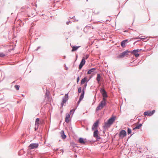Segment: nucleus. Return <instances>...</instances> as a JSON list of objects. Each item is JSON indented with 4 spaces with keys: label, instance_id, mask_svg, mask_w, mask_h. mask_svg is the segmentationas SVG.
I'll list each match as a JSON object with an SVG mask.
<instances>
[{
    "label": "nucleus",
    "instance_id": "obj_1",
    "mask_svg": "<svg viewBox=\"0 0 158 158\" xmlns=\"http://www.w3.org/2000/svg\"><path fill=\"white\" fill-rule=\"evenodd\" d=\"M115 116L112 117L108 120L107 122L105 123V125L103 126V127L104 128H107L109 127L115 121Z\"/></svg>",
    "mask_w": 158,
    "mask_h": 158
},
{
    "label": "nucleus",
    "instance_id": "obj_2",
    "mask_svg": "<svg viewBox=\"0 0 158 158\" xmlns=\"http://www.w3.org/2000/svg\"><path fill=\"white\" fill-rule=\"evenodd\" d=\"M101 93L102 94L103 96V100L106 101V98L107 97V95L106 92L104 89H100Z\"/></svg>",
    "mask_w": 158,
    "mask_h": 158
},
{
    "label": "nucleus",
    "instance_id": "obj_3",
    "mask_svg": "<svg viewBox=\"0 0 158 158\" xmlns=\"http://www.w3.org/2000/svg\"><path fill=\"white\" fill-rule=\"evenodd\" d=\"M96 80L97 81L99 85L100 86L101 85V82L103 81V78L101 76L100 74L98 73L97 74Z\"/></svg>",
    "mask_w": 158,
    "mask_h": 158
},
{
    "label": "nucleus",
    "instance_id": "obj_4",
    "mask_svg": "<svg viewBox=\"0 0 158 158\" xmlns=\"http://www.w3.org/2000/svg\"><path fill=\"white\" fill-rule=\"evenodd\" d=\"M129 53V52L128 50L125 51L124 52H123L121 54H120L118 56V57L119 58L123 57L125 56L128 55Z\"/></svg>",
    "mask_w": 158,
    "mask_h": 158
},
{
    "label": "nucleus",
    "instance_id": "obj_5",
    "mask_svg": "<svg viewBox=\"0 0 158 158\" xmlns=\"http://www.w3.org/2000/svg\"><path fill=\"white\" fill-rule=\"evenodd\" d=\"M155 112V110H153L152 111H147L145 112L143 114L144 115H148V116H151Z\"/></svg>",
    "mask_w": 158,
    "mask_h": 158
},
{
    "label": "nucleus",
    "instance_id": "obj_6",
    "mask_svg": "<svg viewBox=\"0 0 158 158\" xmlns=\"http://www.w3.org/2000/svg\"><path fill=\"white\" fill-rule=\"evenodd\" d=\"M126 132L124 130H122L119 134V137L122 138H123L126 136Z\"/></svg>",
    "mask_w": 158,
    "mask_h": 158
},
{
    "label": "nucleus",
    "instance_id": "obj_7",
    "mask_svg": "<svg viewBox=\"0 0 158 158\" xmlns=\"http://www.w3.org/2000/svg\"><path fill=\"white\" fill-rule=\"evenodd\" d=\"M99 123V121L98 120L95 123H94L92 127V130H96L97 129V127H98Z\"/></svg>",
    "mask_w": 158,
    "mask_h": 158
},
{
    "label": "nucleus",
    "instance_id": "obj_8",
    "mask_svg": "<svg viewBox=\"0 0 158 158\" xmlns=\"http://www.w3.org/2000/svg\"><path fill=\"white\" fill-rule=\"evenodd\" d=\"M38 143H31L29 146L30 149H32L38 148Z\"/></svg>",
    "mask_w": 158,
    "mask_h": 158
},
{
    "label": "nucleus",
    "instance_id": "obj_9",
    "mask_svg": "<svg viewBox=\"0 0 158 158\" xmlns=\"http://www.w3.org/2000/svg\"><path fill=\"white\" fill-rule=\"evenodd\" d=\"M85 58L83 57L79 65V69H81L82 68L83 66L85 64Z\"/></svg>",
    "mask_w": 158,
    "mask_h": 158
},
{
    "label": "nucleus",
    "instance_id": "obj_10",
    "mask_svg": "<svg viewBox=\"0 0 158 158\" xmlns=\"http://www.w3.org/2000/svg\"><path fill=\"white\" fill-rule=\"evenodd\" d=\"M139 51L140 50L139 49L135 50L131 52V53L135 55L136 57H138L139 56V54L138 53V52H139Z\"/></svg>",
    "mask_w": 158,
    "mask_h": 158
},
{
    "label": "nucleus",
    "instance_id": "obj_11",
    "mask_svg": "<svg viewBox=\"0 0 158 158\" xmlns=\"http://www.w3.org/2000/svg\"><path fill=\"white\" fill-rule=\"evenodd\" d=\"M93 29V27H91L90 26H86L84 28V32L86 33L88 32V31H90L91 29Z\"/></svg>",
    "mask_w": 158,
    "mask_h": 158
},
{
    "label": "nucleus",
    "instance_id": "obj_12",
    "mask_svg": "<svg viewBox=\"0 0 158 158\" xmlns=\"http://www.w3.org/2000/svg\"><path fill=\"white\" fill-rule=\"evenodd\" d=\"M68 94H65L64 98L63 99L62 102L61 103L62 106H63V104L65 103L68 99Z\"/></svg>",
    "mask_w": 158,
    "mask_h": 158
},
{
    "label": "nucleus",
    "instance_id": "obj_13",
    "mask_svg": "<svg viewBox=\"0 0 158 158\" xmlns=\"http://www.w3.org/2000/svg\"><path fill=\"white\" fill-rule=\"evenodd\" d=\"M98 132L97 129L95 130L94 132V136L97 139H99V137L98 135Z\"/></svg>",
    "mask_w": 158,
    "mask_h": 158
},
{
    "label": "nucleus",
    "instance_id": "obj_14",
    "mask_svg": "<svg viewBox=\"0 0 158 158\" xmlns=\"http://www.w3.org/2000/svg\"><path fill=\"white\" fill-rule=\"evenodd\" d=\"M84 95V89H83L82 90V92L81 94L79 100L78 102V103H79L82 99L83 98Z\"/></svg>",
    "mask_w": 158,
    "mask_h": 158
},
{
    "label": "nucleus",
    "instance_id": "obj_15",
    "mask_svg": "<svg viewBox=\"0 0 158 158\" xmlns=\"http://www.w3.org/2000/svg\"><path fill=\"white\" fill-rule=\"evenodd\" d=\"M70 118V114H67L65 118V122L67 123H68L69 121V118Z\"/></svg>",
    "mask_w": 158,
    "mask_h": 158
},
{
    "label": "nucleus",
    "instance_id": "obj_16",
    "mask_svg": "<svg viewBox=\"0 0 158 158\" xmlns=\"http://www.w3.org/2000/svg\"><path fill=\"white\" fill-rule=\"evenodd\" d=\"M80 46H71V47L72 48V49L71 50L72 52L76 51L77 50L78 48H79Z\"/></svg>",
    "mask_w": 158,
    "mask_h": 158
},
{
    "label": "nucleus",
    "instance_id": "obj_17",
    "mask_svg": "<svg viewBox=\"0 0 158 158\" xmlns=\"http://www.w3.org/2000/svg\"><path fill=\"white\" fill-rule=\"evenodd\" d=\"M99 105L103 108L106 105V101L102 100Z\"/></svg>",
    "mask_w": 158,
    "mask_h": 158
},
{
    "label": "nucleus",
    "instance_id": "obj_18",
    "mask_svg": "<svg viewBox=\"0 0 158 158\" xmlns=\"http://www.w3.org/2000/svg\"><path fill=\"white\" fill-rule=\"evenodd\" d=\"M127 40H125L122 41L121 43V46L123 48H124L126 46V43L127 41Z\"/></svg>",
    "mask_w": 158,
    "mask_h": 158
},
{
    "label": "nucleus",
    "instance_id": "obj_19",
    "mask_svg": "<svg viewBox=\"0 0 158 158\" xmlns=\"http://www.w3.org/2000/svg\"><path fill=\"white\" fill-rule=\"evenodd\" d=\"M87 77H85L83 79H82L81 81V85L83 84L85 82L88 81H87Z\"/></svg>",
    "mask_w": 158,
    "mask_h": 158
},
{
    "label": "nucleus",
    "instance_id": "obj_20",
    "mask_svg": "<svg viewBox=\"0 0 158 158\" xmlns=\"http://www.w3.org/2000/svg\"><path fill=\"white\" fill-rule=\"evenodd\" d=\"M40 119L39 118H37L36 119L35 122V126L38 127L40 124Z\"/></svg>",
    "mask_w": 158,
    "mask_h": 158
},
{
    "label": "nucleus",
    "instance_id": "obj_21",
    "mask_svg": "<svg viewBox=\"0 0 158 158\" xmlns=\"http://www.w3.org/2000/svg\"><path fill=\"white\" fill-rule=\"evenodd\" d=\"M78 141L81 143L85 144V142L84 139L81 138H80L79 139Z\"/></svg>",
    "mask_w": 158,
    "mask_h": 158
},
{
    "label": "nucleus",
    "instance_id": "obj_22",
    "mask_svg": "<svg viewBox=\"0 0 158 158\" xmlns=\"http://www.w3.org/2000/svg\"><path fill=\"white\" fill-rule=\"evenodd\" d=\"M142 126V125L141 124H139L138 125H136L135 127L133 129V130L139 129Z\"/></svg>",
    "mask_w": 158,
    "mask_h": 158
},
{
    "label": "nucleus",
    "instance_id": "obj_23",
    "mask_svg": "<svg viewBox=\"0 0 158 158\" xmlns=\"http://www.w3.org/2000/svg\"><path fill=\"white\" fill-rule=\"evenodd\" d=\"M96 69L95 68H92L89 70L87 72L88 74H90L92 73V72L94 71Z\"/></svg>",
    "mask_w": 158,
    "mask_h": 158
},
{
    "label": "nucleus",
    "instance_id": "obj_24",
    "mask_svg": "<svg viewBox=\"0 0 158 158\" xmlns=\"http://www.w3.org/2000/svg\"><path fill=\"white\" fill-rule=\"evenodd\" d=\"M61 133V136L62 138H63V139H65V138H66V136L65 135H64V131H62Z\"/></svg>",
    "mask_w": 158,
    "mask_h": 158
},
{
    "label": "nucleus",
    "instance_id": "obj_25",
    "mask_svg": "<svg viewBox=\"0 0 158 158\" xmlns=\"http://www.w3.org/2000/svg\"><path fill=\"white\" fill-rule=\"evenodd\" d=\"M102 108L103 107H102V106L99 105L96 108V110H97L98 111L101 110Z\"/></svg>",
    "mask_w": 158,
    "mask_h": 158
},
{
    "label": "nucleus",
    "instance_id": "obj_26",
    "mask_svg": "<svg viewBox=\"0 0 158 158\" xmlns=\"http://www.w3.org/2000/svg\"><path fill=\"white\" fill-rule=\"evenodd\" d=\"M15 87L17 90H18L19 89V86L18 85H15Z\"/></svg>",
    "mask_w": 158,
    "mask_h": 158
},
{
    "label": "nucleus",
    "instance_id": "obj_27",
    "mask_svg": "<svg viewBox=\"0 0 158 158\" xmlns=\"http://www.w3.org/2000/svg\"><path fill=\"white\" fill-rule=\"evenodd\" d=\"M131 129L129 128H128L127 129V133L128 134H130L131 133Z\"/></svg>",
    "mask_w": 158,
    "mask_h": 158
},
{
    "label": "nucleus",
    "instance_id": "obj_28",
    "mask_svg": "<svg viewBox=\"0 0 158 158\" xmlns=\"http://www.w3.org/2000/svg\"><path fill=\"white\" fill-rule=\"evenodd\" d=\"M81 91V87H79L78 90V91L79 93H80Z\"/></svg>",
    "mask_w": 158,
    "mask_h": 158
},
{
    "label": "nucleus",
    "instance_id": "obj_29",
    "mask_svg": "<svg viewBox=\"0 0 158 158\" xmlns=\"http://www.w3.org/2000/svg\"><path fill=\"white\" fill-rule=\"evenodd\" d=\"M5 56V54H3V53H0V57H3Z\"/></svg>",
    "mask_w": 158,
    "mask_h": 158
},
{
    "label": "nucleus",
    "instance_id": "obj_30",
    "mask_svg": "<svg viewBox=\"0 0 158 158\" xmlns=\"http://www.w3.org/2000/svg\"><path fill=\"white\" fill-rule=\"evenodd\" d=\"M136 39H141V40H145V38H143V37H139V38H135Z\"/></svg>",
    "mask_w": 158,
    "mask_h": 158
},
{
    "label": "nucleus",
    "instance_id": "obj_31",
    "mask_svg": "<svg viewBox=\"0 0 158 158\" xmlns=\"http://www.w3.org/2000/svg\"><path fill=\"white\" fill-rule=\"evenodd\" d=\"M75 110H74V109H73L72 110H71L70 111V114H71L72 113H73V112H74V111Z\"/></svg>",
    "mask_w": 158,
    "mask_h": 158
},
{
    "label": "nucleus",
    "instance_id": "obj_32",
    "mask_svg": "<svg viewBox=\"0 0 158 158\" xmlns=\"http://www.w3.org/2000/svg\"><path fill=\"white\" fill-rule=\"evenodd\" d=\"M79 77H78L77 79V83H78L79 81Z\"/></svg>",
    "mask_w": 158,
    "mask_h": 158
},
{
    "label": "nucleus",
    "instance_id": "obj_33",
    "mask_svg": "<svg viewBox=\"0 0 158 158\" xmlns=\"http://www.w3.org/2000/svg\"><path fill=\"white\" fill-rule=\"evenodd\" d=\"M89 57V56L88 55L85 56V58L87 59Z\"/></svg>",
    "mask_w": 158,
    "mask_h": 158
},
{
    "label": "nucleus",
    "instance_id": "obj_34",
    "mask_svg": "<svg viewBox=\"0 0 158 158\" xmlns=\"http://www.w3.org/2000/svg\"><path fill=\"white\" fill-rule=\"evenodd\" d=\"M87 84L86 83L84 85V88H85L86 86H87Z\"/></svg>",
    "mask_w": 158,
    "mask_h": 158
}]
</instances>
